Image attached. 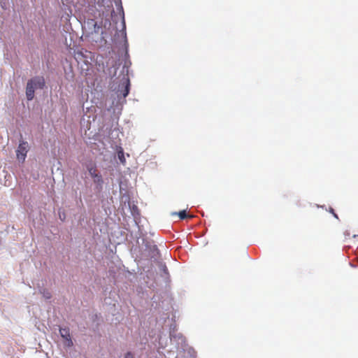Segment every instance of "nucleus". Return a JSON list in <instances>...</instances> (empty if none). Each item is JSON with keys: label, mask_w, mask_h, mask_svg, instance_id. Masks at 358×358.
I'll return each instance as SVG.
<instances>
[{"label": "nucleus", "mask_w": 358, "mask_h": 358, "mask_svg": "<svg viewBox=\"0 0 358 358\" xmlns=\"http://www.w3.org/2000/svg\"><path fill=\"white\" fill-rule=\"evenodd\" d=\"M28 152V143L26 141H21L16 150V156L19 161L24 162Z\"/></svg>", "instance_id": "3"}, {"label": "nucleus", "mask_w": 358, "mask_h": 358, "mask_svg": "<svg viewBox=\"0 0 358 358\" xmlns=\"http://www.w3.org/2000/svg\"><path fill=\"white\" fill-rule=\"evenodd\" d=\"M42 294H43V297L46 299H50L52 296L51 293L47 290H43Z\"/></svg>", "instance_id": "7"}, {"label": "nucleus", "mask_w": 358, "mask_h": 358, "mask_svg": "<svg viewBox=\"0 0 358 358\" xmlns=\"http://www.w3.org/2000/svg\"><path fill=\"white\" fill-rule=\"evenodd\" d=\"M117 155H118V158L120 159V162L122 164H124L125 163V158H124V156L123 151L122 150L119 151L118 153H117Z\"/></svg>", "instance_id": "6"}, {"label": "nucleus", "mask_w": 358, "mask_h": 358, "mask_svg": "<svg viewBox=\"0 0 358 358\" xmlns=\"http://www.w3.org/2000/svg\"><path fill=\"white\" fill-rule=\"evenodd\" d=\"M174 214H177L179 216L180 220H184L187 217H193V216H192V215H187L186 210H181L178 213H175Z\"/></svg>", "instance_id": "5"}, {"label": "nucleus", "mask_w": 358, "mask_h": 358, "mask_svg": "<svg viewBox=\"0 0 358 358\" xmlns=\"http://www.w3.org/2000/svg\"><path fill=\"white\" fill-rule=\"evenodd\" d=\"M59 333L61 336L65 340L64 345L67 347H71L73 345L71 339L69 329L68 327L60 328Z\"/></svg>", "instance_id": "4"}, {"label": "nucleus", "mask_w": 358, "mask_h": 358, "mask_svg": "<svg viewBox=\"0 0 358 358\" xmlns=\"http://www.w3.org/2000/svg\"><path fill=\"white\" fill-rule=\"evenodd\" d=\"M86 169L90 176L93 178L94 182L97 185L99 189H101L103 180L101 175L98 171L96 164L94 163H90L87 164Z\"/></svg>", "instance_id": "2"}, {"label": "nucleus", "mask_w": 358, "mask_h": 358, "mask_svg": "<svg viewBox=\"0 0 358 358\" xmlns=\"http://www.w3.org/2000/svg\"><path fill=\"white\" fill-rule=\"evenodd\" d=\"M45 86V80L43 77L36 76L28 80L26 87V96L29 101H31L34 97V92L36 89H43Z\"/></svg>", "instance_id": "1"}, {"label": "nucleus", "mask_w": 358, "mask_h": 358, "mask_svg": "<svg viewBox=\"0 0 358 358\" xmlns=\"http://www.w3.org/2000/svg\"><path fill=\"white\" fill-rule=\"evenodd\" d=\"M124 358H134V355L131 352H128L125 355Z\"/></svg>", "instance_id": "9"}, {"label": "nucleus", "mask_w": 358, "mask_h": 358, "mask_svg": "<svg viewBox=\"0 0 358 358\" xmlns=\"http://www.w3.org/2000/svg\"><path fill=\"white\" fill-rule=\"evenodd\" d=\"M129 82L128 81L127 85L125 87L124 92L123 93V96L125 97L129 94Z\"/></svg>", "instance_id": "8"}]
</instances>
